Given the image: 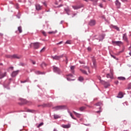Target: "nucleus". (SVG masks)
Wrapping results in <instances>:
<instances>
[{
    "instance_id": "a211bd4d",
    "label": "nucleus",
    "mask_w": 131,
    "mask_h": 131,
    "mask_svg": "<svg viewBox=\"0 0 131 131\" xmlns=\"http://www.w3.org/2000/svg\"><path fill=\"white\" fill-rule=\"evenodd\" d=\"M62 127H63V128H69L70 125H62Z\"/></svg>"
},
{
    "instance_id": "6e6d98bb",
    "label": "nucleus",
    "mask_w": 131,
    "mask_h": 131,
    "mask_svg": "<svg viewBox=\"0 0 131 131\" xmlns=\"http://www.w3.org/2000/svg\"><path fill=\"white\" fill-rule=\"evenodd\" d=\"M10 69H13V67H10Z\"/></svg>"
},
{
    "instance_id": "20e7f679",
    "label": "nucleus",
    "mask_w": 131,
    "mask_h": 131,
    "mask_svg": "<svg viewBox=\"0 0 131 131\" xmlns=\"http://www.w3.org/2000/svg\"><path fill=\"white\" fill-rule=\"evenodd\" d=\"M7 76V72H3V71H0V79L4 78V77Z\"/></svg>"
},
{
    "instance_id": "4c0bfd02",
    "label": "nucleus",
    "mask_w": 131,
    "mask_h": 131,
    "mask_svg": "<svg viewBox=\"0 0 131 131\" xmlns=\"http://www.w3.org/2000/svg\"><path fill=\"white\" fill-rule=\"evenodd\" d=\"M84 68L90 72V68H89V67H85Z\"/></svg>"
},
{
    "instance_id": "f704fd0d",
    "label": "nucleus",
    "mask_w": 131,
    "mask_h": 131,
    "mask_svg": "<svg viewBox=\"0 0 131 131\" xmlns=\"http://www.w3.org/2000/svg\"><path fill=\"white\" fill-rule=\"evenodd\" d=\"M96 106H101L102 105V102H99L96 104Z\"/></svg>"
},
{
    "instance_id": "09e8293b",
    "label": "nucleus",
    "mask_w": 131,
    "mask_h": 131,
    "mask_svg": "<svg viewBox=\"0 0 131 131\" xmlns=\"http://www.w3.org/2000/svg\"><path fill=\"white\" fill-rule=\"evenodd\" d=\"M119 82H118V81H116L115 82V83H116V84H118Z\"/></svg>"
},
{
    "instance_id": "13d9d810",
    "label": "nucleus",
    "mask_w": 131,
    "mask_h": 131,
    "mask_svg": "<svg viewBox=\"0 0 131 131\" xmlns=\"http://www.w3.org/2000/svg\"><path fill=\"white\" fill-rule=\"evenodd\" d=\"M54 131H58V130H57V129H54Z\"/></svg>"
},
{
    "instance_id": "c9c22d12",
    "label": "nucleus",
    "mask_w": 131,
    "mask_h": 131,
    "mask_svg": "<svg viewBox=\"0 0 131 131\" xmlns=\"http://www.w3.org/2000/svg\"><path fill=\"white\" fill-rule=\"evenodd\" d=\"M127 90H130L131 89V83H129L128 85V87H127Z\"/></svg>"
},
{
    "instance_id": "4468645a",
    "label": "nucleus",
    "mask_w": 131,
    "mask_h": 131,
    "mask_svg": "<svg viewBox=\"0 0 131 131\" xmlns=\"http://www.w3.org/2000/svg\"><path fill=\"white\" fill-rule=\"evenodd\" d=\"M18 74V71H14L12 72L11 76L12 77H15Z\"/></svg>"
},
{
    "instance_id": "79ce46f5",
    "label": "nucleus",
    "mask_w": 131,
    "mask_h": 131,
    "mask_svg": "<svg viewBox=\"0 0 131 131\" xmlns=\"http://www.w3.org/2000/svg\"><path fill=\"white\" fill-rule=\"evenodd\" d=\"M121 2H122L123 3H125V2H127V0H121Z\"/></svg>"
},
{
    "instance_id": "f03ea898",
    "label": "nucleus",
    "mask_w": 131,
    "mask_h": 131,
    "mask_svg": "<svg viewBox=\"0 0 131 131\" xmlns=\"http://www.w3.org/2000/svg\"><path fill=\"white\" fill-rule=\"evenodd\" d=\"M53 71L54 72H56V73H58V74H60V73H61V71L60 70V69L56 66H53Z\"/></svg>"
},
{
    "instance_id": "37998d69",
    "label": "nucleus",
    "mask_w": 131,
    "mask_h": 131,
    "mask_svg": "<svg viewBox=\"0 0 131 131\" xmlns=\"http://www.w3.org/2000/svg\"><path fill=\"white\" fill-rule=\"evenodd\" d=\"M32 63L33 64V65H35V61H33V60H32Z\"/></svg>"
},
{
    "instance_id": "0eeeda50",
    "label": "nucleus",
    "mask_w": 131,
    "mask_h": 131,
    "mask_svg": "<svg viewBox=\"0 0 131 131\" xmlns=\"http://www.w3.org/2000/svg\"><path fill=\"white\" fill-rule=\"evenodd\" d=\"M31 45H33L34 48L35 49H38L39 48V46L40 45V43L39 42H35L33 43H31Z\"/></svg>"
},
{
    "instance_id": "7c9ffc66",
    "label": "nucleus",
    "mask_w": 131,
    "mask_h": 131,
    "mask_svg": "<svg viewBox=\"0 0 131 131\" xmlns=\"http://www.w3.org/2000/svg\"><path fill=\"white\" fill-rule=\"evenodd\" d=\"M70 113V116L72 117V118H73V119H76L75 118H74V117H73V115H72V113H71V112H69Z\"/></svg>"
},
{
    "instance_id": "c85d7f7f",
    "label": "nucleus",
    "mask_w": 131,
    "mask_h": 131,
    "mask_svg": "<svg viewBox=\"0 0 131 131\" xmlns=\"http://www.w3.org/2000/svg\"><path fill=\"white\" fill-rule=\"evenodd\" d=\"M36 74H43V73L40 72L39 71H35Z\"/></svg>"
},
{
    "instance_id": "393cba45",
    "label": "nucleus",
    "mask_w": 131,
    "mask_h": 131,
    "mask_svg": "<svg viewBox=\"0 0 131 131\" xmlns=\"http://www.w3.org/2000/svg\"><path fill=\"white\" fill-rule=\"evenodd\" d=\"M80 71L82 72V73H83V74H85L86 75H88V73L86 72V71L84 70H82V69H80Z\"/></svg>"
},
{
    "instance_id": "a18cd8bd",
    "label": "nucleus",
    "mask_w": 131,
    "mask_h": 131,
    "mask_svg": "<svg viewBox=\"0 0 131 131\" xmlns=\"http://www.w3.org/2000/svg\"><path fill=\"white\" fill-rule=\"evenodd\" d=\"M21 83H25V82H26V80H25V81H21V82H20Z\"/></svg>"
},
{
    "instance_id": "39448f33",
    "label": "nucleus",
    "mask_w": 131,
    "mask_h": 131,
    "mask_svg": "<svg viewBox=\"0 0 131 131\" xmlns=\"http://www.w3.org/2000/svg\"><path fill=\"white\" fill-rule=\"evenodd\" d=\"M115 5L117 9H120V7H121V3L118 0L116 1Z\"/></svg>"
},
{
    "instance_id": "ea45409f",
    "label": "nucleus",
    "mask_w": 131,
    "mask_h": 131,
    "mask_svg": "<svg viewBox=\"0 0 131 131\" xmlns=\"http://www.w3.org/2000/svg\"><path fill=\"white\" fill-rule=\"evenodd\" d=\"M66 58V64H67V63H68V59L67 58V57L65 56Z\"/></svg>"
},
{
    "instance_id": "cd10ccee",
    "label": "nucleus",
    "mask_w": 131,
    "mask_h": 131,
    "mask_svg": "<svg viewBox=\"0 0 131 131\" xmlns=\"http://www.w3.org/2000/svg\"><path fill=\"white\" fill-rule=\"evenodd\" d=\"M113 28H114L115 29H116L118 31H119V28H118V27H117L116 26H114Z\"/></svg>"
},
{
    "instance_id": "e433bc0d",
    "label": "nucleus",
    "mask_w": 131,
    "mask_h": 131,
    "mask_svg": "<svg viewBox=\"0 0 131 131\" xmlns=\"http://www.w3.org/2000/svg\"><path fill=\"white\" fill-rule=\"evenodd\" d=\"M66 43H68L69 45H71V41L68 40V41H66Z\"/></svg>"
},
{
    "instance_id": "de8ad7c7",
    "label": "nucleus",
    "mask_w": 131,
    "mask_h": 131,
    "mask_svg": "<svg viewBox=\"0 0 131 131\" xmlns=\"http://www.w3.org/2000/svg\"><path fill=\"white\" fill-rule=\"evenodd\" d=\"M101 112H102V110H100L99 111H97V113H101Z\"/></svg>"
},
{
    "instance_id": "5fc2aeb1",
    "label": "nucleus",
    "mask_w": 131,
    "mask_h": 131,
    "mask_svg": "<svg viewBox=\"0 0 131 131\" xmlns=\"http://www.w3.org/2000/svg\"><path fill=\"white\" fill-rule=\"evenodd\" d=\"M129 54L130 55V56H131V51H130V52L129 53Z\"/></svg>"
},
{
    "instance_id": "c03bdc74",
    "label": "nucleus",
    "mask_w": 131,
    "mask_h": 131,
    "mask_svg": "<svg viewBox=\"0 0 131 131\" xmlns=\"http://www.w3.org/2000/svg\"><path fill=\"white\" fill-rule=\"evenodd\" d=\"M111 57H112L113 58H114V59H116V57H115V56L114 55H111Z\"/></svg>"
},
{
    "instance_id": "423d86ee",
    "label": "nucleus",
    "mask_w": 131,
    "mask_h": 131,
    "mask_svg": "<svg viewBox=\"0 0 131 131\" xmlns=\"http://www.w3.org/2000/svg\"><path fill=\"white\" fill-rule=\"evenodd\" d=\"M56 110H62L65 108V105H59L54 107Z\"/></svg>"
},
{
    "instance_id": "a878e982",
    "label": "nucleus",
    "mask_w": 131,
    "mask_h": 131,
    "mask_svg": "<svg viewBox=\"0 0 131 131\" xmlns=\"http://www.w3.org/2000/svg\"><path fill=\"white\" fill-rule=\"evenodd\" d=\"M48 33L49 34H55V33H57V31H52V32H49Z\"/></svg>"
},
{
    "instance_id": "052dcab7",
    "label": "nucleus",
    "mask_w": 131,
    "mask_h": 131,
    "mask_svg": "<svg viewBox=\"0 0 131 131\" xmlns=\"http://www.w3.org/2000/svg\"><path fill=\"white\" fill-rule=\"evenodd\" d=\"M44 5L46 6H47V5L46 4V3H44Z\"/></svg>"
},
{
    "instance_id": "9d476101",
    "label": "nucleus",
    "mask_w": 131,
    "mask_h": 131,
    "mask_svg": "<svg viewBox=\"0 0 131 131\" xmlns=\"http://www.w3.org/2000/svg\"><path fill=\"white\" fill-rule=\"evenodd\" d=\"M107 78H111L112 79H113V73L111 72V74H107L106 75Z\"/></svg>"
},
{
    "instance_id": "9b49d317",
    "label": "nucleus",
    "mask_w": 131,
    "mask_h": 131,
    "mask_svg": "<svg viewBox=\"0 0 131 131\" xmlns=\"http://www.w3.org/2000/svg\"><path fill=\"white\" fill-rule=\"evenodd\" d=\"M89 25H90V26L96 25V21L95 20H91L89 23Z\"/></svg>"
},
{
    "instance_id": "603ef678",
    "label": "nucleus",
    "mask_w": 131,
    "mask_h": 131,
    "mask_svg": "<svg viewBox=\"0 0 131 131\" xmlns=\"http://www.w3.org/2000/svg\"><path fill=\"white\" fill-rule=\"evenodd\" d=\"M54 52H56V51H57V48H54Z\"/></svg>"
},
{
    "instance_id": "e2e57ef3",
    "label": "nucleus",
    "mask_w": 131,
    "mask_h": 131,
    "mask_svg": "<svg viewBox=\"0 0 131 131\" xmlns=\"http://www.w3.org/2000/svg\"><path fill=\"white\" fill-rule=\"evenodd\" d=\"M90 1H92L93 2L94 0H90Z\"/></svg>"
},
{
    "instance_id": "bf43d9fd",
    "label": "nucleus",
    "mask_w": 131,
    "mask_h": 131,
    "mask_svg": "<svg viewBox=\"0 0 131 131\" xmlns=\"http://www.w3.org/2000/svg\"><path fill=\"white\" fill-rule=\"evenodd\" d=\"M28 103V101H26V104H27Z\"/></svg>"
},
{
    "instance_id": "0e129e2a",
    "label": "nucleus",
    "mask_w": 131,
    "mask_h": 131,
    "mask_svg": "<svg viewBox=\"0 0 131 131\" xmlns=\"http://www.w3.org/2000/svg\"><path fill=\"white\" fill-rule=\"evenodd\" d=\"M104 2H105V0H103Z\"/></svg>"
},
{
    "instance_id": "f8f14e48",
    "label": "nucleus",
    "mask_w": 131,
    "mask_h": 131,
    "mask_svg": "<svg viewBox=\"0 0 131 131\" xmlns=\"http://www.w3.org/2000/svg\"><path fill=\"white\" fill-rule=\"evenodd\" d=\"M36 9L37 11H39V10H41V9H42V7L39 4H37V5H36Z\"/></svg>"
},
{
    "instance_id": "a19ab883",
    "label": "nucleus",
    "mask_w": 131,
    "mask_h": 131,
    "mask_svg": "<svg viewBox=\"0 0 131 131\" xmlns=\"http://www.w3.org/2000/svg\"><path fill=\"white\" fill-rule=\"evenodd\" d=\"M42 34H43V35H45V36H47V34L45 32H42Z\"/></svg>"
},
{
    "instance_id": "6ab92c4d",
    "label": "nucleus",
    "mask_w": 131,
    "mask_h": 131,
    "mask_svg": "<svg viewBox=\"0 0 131 131\" xmlns=\"http://www.w3.org/2000/svg\"><path fill=\"white\" fill-rule=\"evenodd\" d=\"M74 69H75V66L71 67V70L72 71V73H74Z\"/></svg>"
},
{
    "instance_id": "412c9836",
    "label": "nucleus",
    "mask_w": 131,
    "mask_h": 131,
    "mask_svg": "<svg viewBox=\"0 0 131 131\" xmlns=\"http://www.w3.org/2000/svg\"><path fill=\"white\" fill-rule=\"evenodd\" d=\"M73 112L75 114V115H76V116H77V117H79L80 116V114H78L75 111H73Z\"/></svg>"
},
{
    "instance_id": "6e6552de",
    "label": "nucleus",
    "mask_w": 131,
    "mask_h": 131,
    "mask_svg": "<svg viewBox=\"0 0 131 131\" xmlns=\"http://www.w3.org/2000/svg\"><path fill=\"white\" fill-rule=\"evenodd\" d=\"M83 7V5H78V6H73L72 8L74 9V10H78V9H80V8H82Z\"/></svg>"
},
{
    "instance_id": "8fccbe9b",
    "label": "nucleus",
    "mask_w": 131,
    "mask_h": 131,
    "mask_svg": "<svg viewBox=\"0 0 131 131\" xmlns=\"http://www.w3.org/2000/svg\"><path fill=\"white\" fill-rule=\"evenodd\" d=\"M27 112H32V110H28Z\"/></svg>"
},
{
    "instance_id": "1a4fd4ad",
    "label": "nucleus",
    "mask_w": 131,
    "mask_h": 131,
    "mask_svg": "<svg viewBox=\"0 0 131 131\" xmlns=\"http://www.w3.org/2000/svg\"><path fill=\"white\" fill-rule=\"evenodd\" d=\"M123 39L126 42H128V39H127V36H126V33L123 35Z\"/></svg>"
},
{
    "instance_id": "b1692460",
    "label": "nucleus",
    "mask_w": 131,
    "mask_h": 131,
    "mask_svg": "<svg viewBox=\"0 0 131 131\" xmlns=\"http://www.w3.org/2000/svg\"><path fill=\"white\" fill-rule=\"evenodd\" d=\"M18 30L19 33H22V27L21 26L18 27Z\"/></svg>"
},
{
    "instance_id": "864d4df0",
    "label": "nucleus",
    "mask_w": 131,
    "mask_h": 131,
    "mask_svg": "<svg viewBox=\"0 0 131 131\" xmlns=\"http://www.w3.org/2000/svg\"><path fill=\"white\" fill-rule=\"evenodd\" d=\"M100 7H101V8H103V5L102 4H100Z\"/></svg>"
},
{
    "instance_id": "aec40b11",
    "label": "nucleus",
    "mask_w": 131,
    "mask_h": 131,
    "mask_svg": "<svg viewBox=\"0 0 131 131\" xmlns=\"http://www.w3.org/2000/svg\"><path fill=\"white\" fill-rule=\"evenodd\" d=\"M104 86H105V89H107V88H108V86H110V84H109L108 82H105L104 83Z\"/></svg>"
},
{
    "instance_id": "72a5a7b5",
    "label": "nucleus",
    "mask_w": 131,
    "mask_h": 131,
    "mask_svg": "<svg viewBox=\"0 0 131 131\" xmlns=\"http://www.w3.org/2000/svg\"><path fill=\"white\" fill-rule=\"evenodd\" d=\"M78 80H79V81H82V80H83V77H79Z\"/></svg>"
},
{
    "instance_id": "58836bf2",
    "label": "nucleus",
    "mask_w": 131,
    "mask_h": 131,
    "mask_svg": "<svg viewBox=\"0 0 131 131\" xmlns=\"http://www.w3.org/2000/svg\"><path fill=\"white\" fill-rule=\"evenodd\" d=\"M88 50L89 52H91V51H92V48H91V47H88Z\"/></svg>"
},
{
    "instance_id": "dca6fc26",
    "label": "nucleus",
    "mask_w": 131,
    "mask_h": 131,
    "mask_svg": "<svg viewBox=\"0 0 131 131\" xmlns=\"http://www.w3.org/2000/svg\"><path fill=\"white\" fill-rule=\"evenodd\" d=\"M117 98H123V94H122V92H120L118 95V96H117Z\"/></svg>"
},
{
    "instance_id": "f257e3e1",
    "label": "nucleus",
    "mask_w": 131,
    "mask_h": 131,
    "mask_svg": "<svg viewBox=\"0 0 131 131\" xmlns=\"http://www.w3.org/2000/svg\"><path fill=\"white\" fill-rule=\"evenodd\" d=\"M21 57L22 56H21V55H18L16 54L9 56V58H11V59H21Z\"/></svg>"
},
{
    "instance_id": "c756f323",
    "label": "nucleus",
    "mask_w": 131,
    "mask_h": 131,
    "mask_svg": "<svg viewBox=\"0 0 131 131\" xmlns=\"http://www.w3.org/2000/svg\"><path fill=\"white\" fill-rule=\"evenodd\" d=\"M46 66H47V64L45 62L42 63L41 64V67L42 68L46 67Z\"/></svg>"
},
{
    "instance_id": "680f3d73",
    "label": "nucleus",
    "mask_w": 131,
    "mask_h": 131,
    "mask_svg": "<svg viewBox=\"0 0 131 131\" xmlns=\"http://www.w3.org/2000/svg\"><path fill=\"white\" fill-rule=\"evenodd\" d=\"M69 76H72V75L70 74Z\"/></svg>"
},
{
    "instance_id": "5701e85b",
    "label": "nucleus",
    "mask_w": 131,
    "mask_h": 131,
    "mask_svg": "<svg viewBox=\"0 0 131 131\" xmlns=\"http://www.w3.org/2000/svg\"><path fill=\"white\" fill-rule=\"evenodd\" d=\"M93 68H96L97 67V63L95 60H93V66H92Z\"/></svg>"
},
{
    "instance_id": "f3484780",
    "label": "nucleus",
    "mask_w": 131,
    "mask_h": 131,
    "mask_svg": "<svg viewBox=\"0 0 131 131\" xmlns=\"http://www.w3.org/2000/svg\"><path fill=\"white\" fill-rule=\"evenodd\" d=\"M118 79H119V80H125V77H118Z\"/></svg>"
},
{
    "instance_id": "4d7b16f0",
    "label": "nucleus",
    "mask_w": 131,
    "mask_h": 131,
    "mask_svg": "<svg viewBox=\"0 0 131 131\" xmlns=\"http://www.w3.org/2000/svg\"><path fill=\"white\" fill-rule=\"evenodd\" d=\"M85 2H89V0H84Z\"/></svg>"
},
{
    "instance_id": "bb28decb",
    "label": "nucleus",
    "mask_w": 131,
    "mask_h": 131,
    "mask_svg": "<svg viewBox=\"0 0 131 131\" xmlns=\"http://www.w3.org/2000/svg\"><path fill=\"white\" fill-rule=\"evenodd\" d=\"M85 108L86 107L85 106H82L79 108V110L80 111H83V110H85Z\"/></svg>"
},
{
    "instance_id": "49530a36",
    "label": "nucleus",
    "mask_w": 131,
    "mask_h": 131,
    "mask_svg": "<svg viewBox=\"0 0 131 131\" xmlns=\"http://www.w3.org/2000/svg\"><path fill=\"white\" fill-rule=\"evenodd\" d=\"M62 42H63V41H60L59 43H57V45H61L62 43Z\"/></svg>"
},
{
    "instance_id": "4be33fe9",
    "label": "nucleus",
    "mask_w": 131,
    "mask_h": 131,
    "mask_svg": "<svg viewBox=\"0 0 131 131\" xmlns=\"http://www.w3.org/2000/svg\"><path fill=\"white\" fill-rule=\"evenodd\" d=\"M61 118V117L59 116L58 115H54V119H58V118Z\"/></svg>"
},
{
    "instance_id": "2eb2a0df",
    "label": "nucleus",
    "mask_w": 131,
    "mask_h": 131,
    "mask_svg": "<svg viewBox=\"0 0 131 131\" xmlns=\"http://www.w3.org/2000/svg\"><path fill=\"white\" fill-rule=\"evenodd\" d=\"M64 11H65V12H66V13H67V14H68V15H69V13L70 12V9H69V7L64 8Z\"/></svg>"
},
{
    "instance_id": "ddd939ff",
    "label": "nucleus",
    "mask_w": 131,
    "mask_h": 131,
    "mask_svg": "<svg viewBox=\"0 0 131 131\" xmlns=\"http://www.w3.org/2000/svg\"><path fill=\"white\" fill-rule=\"evenodd\" d=\"M113 43H115L117 46L122 45V42H121V41H113Z\"/></svg>"
},
{
    "instance_id": "3c124183",
    "label": "nucleus",
    "mask_w": 131,
    "mask_h": 131,
    "mask_svg": "<svg viewBox=\"0 0 131 131\" xmlns=\"http://www.w3.org/2000/svg\"><path fill=\"white\" fill-rule=\"evenodd\" d=\"M63 7V5L61 4V5L58 6V8H60V7Z\"/></svg>"
},
{
    "instance_id": "473e14b6",
    "label": "nucleus",
    "mask_w": 131,
    "mask_h": 131,
    "mask_svg": "<svg viewBox=\"0 0 131 131\" xmlns=\"http://www.w3.org/2000/svg\"><path fill=\"white\" fill-rule=\"evenodd\" d=\"M43 125V123H40L38 126H37V127L38 128H39V127H40V126Z\"/></svg>"
},
{
    "instance_id": "2f4dec72",
    "label": "nucleus",
    "mask_w": 131,
    "mask_h": 131,
    "mask_svg": "<svg viewBox=\"0 0 131 131\" xmlns=\"http://www.w3.org/2000/svg\"><path fill=\"white\" fill-rule=\"evenodd\" d=\"M46 47H43L41 50H40V53H43V52H45L46 51Z\"/></svg>"
},
{
    "instance_id": "7ed1b4c3",
    "label": "nucleus",
    "mask_w": 131,
    "mask_h": 131,
    "mask_svg": "<svg viewBox=\"0 0 131 131\" xmlns=\"http://www.w3.org/2000/svg\"><path fill=\"white\" fill-rule=\"evenodd\" d=\"M63 57H64V54L60 56L55 55L53 57V59L54 60H60L61 58H63Z\"/></svg>"
}]
</instances>
